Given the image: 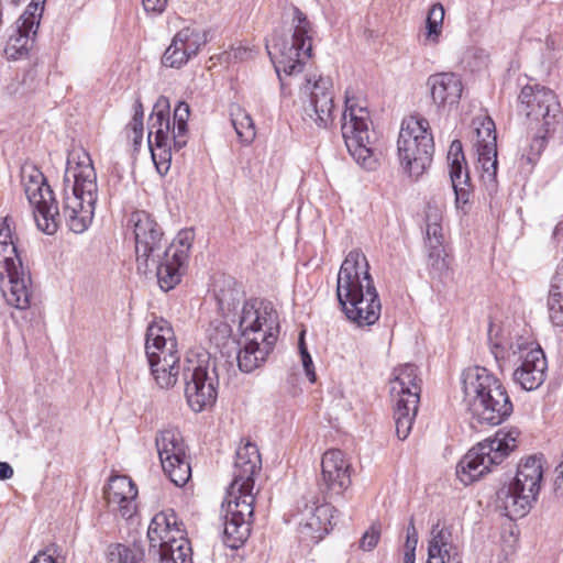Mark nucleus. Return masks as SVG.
<instances>
[{
    "label": "nucleus",
    "instance_id": "obj_18",
    "mask_svg": "<svg viewBox=\"0 0 563 563\" xmlns=\"http://www.w3.org/2000/svg\"><path fill=\"white\" fill-rule=\"evenodd\" d=\"M194 238L192 230H183L170 244L167 243L165 261L158 265V285L162 290L168 291L180 283Z\"/></svg>",
    "mask_w": 563,
    "mask_h": 563
},
{
    "label": "nucleus",
    "instance_id": "obj_33",
    "mask_svg": "<svg viewBox=\"0 0 563 563\" xmlns=\"http://www.w3.org/2000/svg\"><path fill=\"white\" fill-rule=\"evenodd\" d=\"M230 117L239 141L243 145L251 144L256 136V131L250 113L239 104H233L230 108Z\"/></svg>",
    "mask_w": 563,
    "mask_h": 563
},
{
    "label": "nucleus",
    "instance_id": "obj_19",
    "mask_svg": "<svg viewBox=\"0 0 563 563\" xmlns=\"http://www.w3.org/2000/svg\"><path fill=\"white\" fill-rule=\"evenodd\" d=\"M519 111L531 121V123H543L552 126L560 111V103L554 92L545 87L525 86L518 97Z\"/></svg>",
    "mask_w": 563,
    "mask_h": 563
},
{
    "label": "nucleus",
    "instance_id": "obj_27",
    "mask_svg": "<svg viewBox=\"0 0 563 563\" xmlns=\"http://www.w3.org/2000/svg\"><path fill=\"white\" fill-rule=\"evenodd\" d=\"M183 523L177 521L174 510H164L157 512L151 520L147 529V538L150 542V552L172 543V539L185 536L181 528Z\"/></svg>",
    "mask_w": 563,
    "mask_h": 563
},
{
    "label": "nucleus",
    "instance_id": "obj_32",
    "mask_svg": "<svg viewBox=\"0 0 563 563\" xmlns=\"http://www.w3.org/2000/svg\"><path fill=\"white\" fill-rule=\"evenodd\" d=\"M158 555L159 563H191V547L189 540L183 536L172 539V543L153 552Z\"/></svg>",
    "mask_w": 563,
    "mask_h": 563
},
{
    "label": "nucleus",
    "instance_id": "obj_14",
    "mask_svg": "<svg viewBox=\"0 0 563 563\" xmlns=\"http://www.w3.org/2000/svg\"><path fill=\"white\" fill-rule=\"evenodd\" d=\"M129 223L133 227L137 272L146 275L155 269L158 277V265L165 261L167 250L162 228L145 211L133 212Z\"/></svg>",
    "mask_w": 563,
    "mask_h": 563
},
{
    "label": "nucleus",
    "instance_id": "obj_25",
    "mask_svg": "<svg viewBox=\"0 0 563 563\" xmlns=\"http://www.w3.org/2000/svg\"><path fill=\"white\" fill-rule=\"evenodd\" d=\"M137 488L132 479L124 475L112 476L104 488V498L109 508L122 518L130 519L136 512Z\"/></svg>",
    "mask_w": 563,
    "mask_h": 563
},
{
    "label": "nucleus",
    "instance_id": "obj_55",
    "mask_svg": "<svg viewBox=\"0 0 563 563\" xmlns=\"http://www.w3.org/2000/svg\"><path fill=\"white\" fill-rule=\"evenodd\" d=\"M559 470H560V474L558 475V477L555 478V482H554L555 489L561 488V486L563 485V463H561L559 465V467L556 468V471H559Z\"/></svg>",
    "mask_w": 563,
    "mask_h": 563
},
{
    "label": "nucleus",
    "instance_id": "obj_10",
    "mask_svg": "<svg viewBox=\"0 0 563 563\" xmlns=\"http://www.w3.org/2000/svg\"><path fill=\"white\" fill-rule=\"evenodd\" d=\"M542 479L539 459L529 456L518 465L515 478L497 492V507L510 519L525 517L536 501Z\"/></svg>",
    "mask_w": 563,
    "mask_h": 563
},
{
    "label": "nucleus",
    "instance_id": "obj_4",
    "mask_svg": "<svg viewBox=\"0 0 563 563\" xmlns=\"http://www.w3.org/2000/svg\"><path fill=\"white\" fill-rule=\"evenodd\" d=\"M239 330L241 340L238 342V366L243 373H252L266 362L277 342V311L271 302L250 299L242 307Z\"/></svg>",
    "mask_w": 563,
    "mask_h": 563
},
{
    "label": "nucleus",
    "instance_id": "obj_31",
    "mask_svg": "<svg viewBox=\"0 0 563 563\" xmlns=\"http://www.w3.org/2000/svg\"><path fill=\"white\" fill-rule=\"evenodd\" d=\"M426 235L428 257L431 266L437 272L446 269L448 263L445 261V253L443 249L442 225H427Z\"/></svg>",
    "mask_w": 563,
    "mask_h": 563
},
{
    "label": "nucleus",
    "instance_id": "obj_12",
    "mask_svg": "<svg viewBox=\"0 0 563 563\" xmlns=\"http://www.w3.org/2000/svg\"><path fill=\"white\" fill-rule=\"evenodd\" d=\"M420 384L421 379L417 374V367L412 364L395 368L394 377L389 382V393L395 400L396 434L400 440H405L409 435L417 416L421 393Z\"/></svg>",
    "mask_w": 563,
    "mask_h": 563
},
{
    "label": "nucleus",
    "instance_id": "obj_37",
    "mask_svg": "<svg viewBox=\"0 0 563 563\" xmlns=\"http://www.w3.org/2000/svg\"><path fill=\"white\" fill-rule=\"evenodd\" d=\"M172 141L173 137L162 141L152 139L148 140V146L151 148L153 162L155 163L158 173L162 175L166 174L170 167Z\"/></svg>",
    "mask_w": 563,
    "mask_h": 563
},
{
    "label": "nucleus",
    "instance_id": "obj_23",
    "mask_svg": "<svg viewBox=\"0 0 563 563\" xmlns=\"http://www.w3.org/2000/svg\"><path fill=\"white\" fill-rule=\"evenodd\" d=\"M206 43L207 36L205 33L185 27L175 34L162 57V63L166 67L179 68L196 56Z\"/></svg>",
    "mask_w": 563,
    "mask_h": 563
},
{
    "label": "nucleus",
    "instance_id": "obj_3",
    "mask_svg": "<svg viewBox=\"0 0 563 563\" xmlns=\"http://www.w3.org/2000/svg\"><path fill=\"white\" fill-rule=\"evenodd\" d=\"M336 297L346 318L357 327L378 321L382 303L362 252L351 251L344 258L338 273Z\"/></svg>",
    "mask_w": 563,
    "mask_h": 563
},
{
    "label": "nucleus",
    "instance_id": "obj_53",
    "mask_svg": "<svg viewBox=\"0 0 563 563\" xmlns=\"http://www.w3.org/2000/svg\"><path fill=\"white\" fill-rule=\"evenodd\" d=\"M13 476V468L7 462H0V479H9Z\"/></svg>",
    "mask_w": 563,
    "mask_h": 563
},
{
    "label": "nucleus",
    "instance_id": "obj_50",
    "mask_svg": "<svg viewBox=\"0 0 563 563\" xmlns=\"http://www.w3.org/2000/svg\"><path fill=\"white\" fill-rule=\"evenodd\" d=\"M144 10L155 14L162 13L168 3V0H142Z\"/></svg>",
    "mask_w": 563,
    "mask_h": 563
},
{
    "label": "nucleus",
    "instance_id": "obj_22",
    "mask_svg": "<svg viewBox=\"0 0 563 563\" xmlns=\"http://www.w3.org/2000/svg\"><path fill=\"white\" fill-rule=\"evenodd\" d=\"M351 464L344 453L338 449H331L323 453L321 460V476L319 486L322 493L340 496L351 485Z\"/></svg>",
    "mask_w": 563,
    "mask_h": 563
},
{
    "label": "nucleus",
    "instance_id": "obj_8",
    "mask_svg": "<svg viewBox=\"0 0 563 563\" xmlns=\"http://www.w3.org/2000/svg\"><path fill=\"white\" fill-rule=\"evenodd\" d=\"M145 352L156 384L162 389L174 387L180 371V356L174 330L168 321L155 320L147 327Z\"/></svg>",
    "mask_w": 563,
    "mask_h": 563
},
{
    "label": "nucleus",
    "instance_id": "obj_43",
    "mask_svg": "<svg viewBox=\"0 0 563 563\" xmlns=\"http://www.w3.org/2000/svg\"><path fill=\"white\" fill-rule=\"evenodd\" d=\"M111 556L118 558V563H144V554L139 549H132L123 544H115L111 548Z\"/></svg>",
    "mask_w": 563,
    "mask_h": 563
},
{
    "label": "nucleus",
    "instance_id": "obj_11",
    "mask_svg": "<svg viewBox=\"0 0 563 563\" xmlns=\"http://www.w3.org/2000/svg\"><path fill=\"white\" fill-rule=\"evenodd\" d=\"M397 147L401 167L411 178L418 179L431 165L434 152L429 121L413 115L405 119Z\"/></svg>",
    "mask_w": 563,
    "mask_h": 563
},
{
    "label": "nucleus",
    "instance_id": "obj_20",
    "mask_svg": "<svg viewBox=\"0 0 563 563\" xmlns=\"http://www.w3.org/2000/svg\"><path fill=\"white\" fill-rule=\"evenodd\" d=\"M0 276H7L8 285L2 286L7 302L18 309H27L33 295L31 277L24 271L20 258L3 256L0 261Z\"/></svg>",
    "mask_w": 563,
    "mask_h": 563
},
{
    "label": "nucleus",
    "instance_id": "obj_38",
    "mask_svg": "<svg viewBox=\"0 0 563 563\" xmlns=\"http://www.w3.org/2000/svg\"><path fill=\"white\" fill-rule=\"evenodd\" d=\"M478 164L483 170L482 178L485 183H495L497 175V146L490 142L489 145L478 147Z\"/></svg>",
    "mask_w": 563,
    "mask_h": 563
},
{
    "label": "nucleus",
    "instance_id": "obj_47",
    "mask_svg": "<svg viewBox=\"0 0 563 563\" xmlns=\"http://www.w3.org/2000/svg\"><path fill=\"white\" fill-rule=\"evenodd\" d=\"M418 543V532L413 525V520L411 519L409 526L407 528V540H406V553L405 555H409L410 553L415 556L416 547Z\"/></svg>",
    "mask_w": 563,
    "mask_h": 563
},
{
    "label": "nucleus",
    "instance_id": "obj_54",
    "mask_svg": "<svg viewBox=\"0 0 563 563\" xmlns=\"http://www.w3.org/2000/svg\"><path fill=\"white\" fill-rule=\"evenodd\" d=\"M133 111H134L133 117L139 118V119H144L143 104L140 99L135 100L134 106H133Z\"/></svg>",
    "mask_w": 563,
    "mask_h": 563
},
{
    "label": "nucleus",
    "instance_id": "obj_28",
    "mask_svg": "<svg viewBox=\"0 0 563 563\" xmlns=\"http://www.w3.org/2000/svg\"><path fill=\"white\" fill-rule=\"evenodd\" d=\"M449 162V175L452 184V188L455 192V201L457 207L468 201L470 190L468 181L470 176L466 167V162L463 153L462 143L459 140H454L448 152Z\"/></svg>",
    "mask_w": 563,
    "mask_h": 563
},
{
    "label": "nucleus",
    "instance_id": "obj_51",
    "mask_svg": "<svg viewBox=\"0 0 563 563\" xmlns=\"http://www.w3.org/2000/svg\"><path fill=\"white\" fill-rule=\"evenodd\" d=\"M229 59L232 60H246L252 57V51L247 47H244L242 45H239L236 47H232L231 51L228 53Z\"/></svg>",
    "mask_w": 563,
    "mask_h": 563
},
{
    "label": "nucleus",
    "instance_id": "obj_41",
    "mask_svg": "<svg viewBox=\"0 0 563 563\" xmlns=\"http://www.w3.org/2000/svg\"><path fill=\"white\" fill-rule=\"evenodd\" d=\"M476 150L478 147H484V145H489L492 142L494 146H497V136L495 130V123L492 119L486 118L481 121L479 125L476 126Z\"/></svg>",
    "mask_w": 563,
    "mask_h": 563
},
{
    "label": "nucleus",
    "instance_id": "obj_9",
    "mask_svg": "<svg viewBox=\"0 0 563 563\" xmlns=\"http://www.w3.org/2000/svg\"><path fill=\"white\" fill-rule=\"evenodd\" d=\"M520 431L517 428L500 429L494 438L477 443L463 456L456 467L460 481L468 485L500 464L517 448Z\"/></svg>",
    "mask_w": 563,
    "mask_h": 563
},
{
    "label": "nucleus",
    "instance_id": "obj_16",
    "mask_svg": "<svg viewBox=\"0 0 563 563\" xmlns=\"http://www.w3.org/2000/svg\"><path fill=\"white\" fill-rule=\"evenodd\" d=\"M329 77L310 75L299 88L303 100L305 117L318 128H327L333 122L334 92Z\"/></svg>",
    "mask_w": 563,
    "mask_h": 563
},
{
    "label": "nucleus",
    "instance_id": "obj_44",
    "mask_svg": "<svg viewBox=\"0 0 563 563\" xmlns=\"http://www.w3.org/2000/svg\"><path fill=\"white\" fill-rule=\"evenodd\" d=\"M1 252L9 253L8 256H12L13 258H20L16 253V246L12 240L8 217L0 221V253Z\"/></svg>",
    "mask_w": 563,
    "mask_h": 563
},
{
    "label": "nucleus",
    "instance_id": "obj_35",
    "mask_svg": "<svg viewBox=\"0 0 563 563\" xmlns=\"http://www.w3.org/2000/svg\"><path fill=\"white\" fill-rule=\"evenodd\" d=\"M190 115L189 104L179 101L174 110V125H173V144L176 151L181 150L187 144V121Z\"/></svg>",
    "mask_w": 563,
    "mask_h": 563
},
{
    "label": "nucleus",
    "instance_id": "obj_6",
    "mask_svg": "<svg viewBox=\"0 0 563 563\" xmlns=\"http://www.w3.org/2000/svg\"><path fill=\"white\" fill-rule=\"evenodd\" d=\"M489 329V346L497 363L509 361L520 363L514 372V379L526 390L537 389L545 379L548 368L542 349L530 336L515 333L508 341L494 340Z\"/></svg>",
    "mask_w": 563,
    "mask_h": 563
},
{
    "label": "nucleus",
    "instance_id": "obj_45",
    "mask_svg": "<svg viewBox=\"0 0 563 563\" xmlns=\"http://www.w3.org/2000/svg\"><path fill=\"white\" fill-rule=\"evenodd\" d=\"M66 555L63 550L56 545L51 544L44 551L38 552L30 563H65Z\"/></svg>",
    "mask_w": 563,
    "mask_h": 563
},
{
    "label": "nucleus",
    "instance_id": "obj_40",
    "mask_svg": "<svg viewBox=\"0 0 563 563\" xmlns=\"http://www.w3.org/2000/svg\"><path fill=\"white\" fill-rule=\"evenodd\" d=\"M541 126L537 130L532 142L530 144V152L527 154H522L521 161H525L527 164H534L537 158L543 152L547 144V135L551 129V126H545L543 123H540Z\"/></svg>",
    "mask_w": 563,
    "mask_h": 563
},
{
    "label": "nucleus",
    "instance_id": "obj_1",
    "mask_svg": "<svg viewBox=\"0 0 563 563\" xmlns=\"http://www.w3.org/2000/svg\"><path fill=\"white\" fill-rule=\"evenodd\" d=\"M22 183L27 200L34 208V220L38 230L52 235L57 232L62 219L75 233H82L88 229L98 198L97 175L88 156L86 161L76 164L67 161L63 212L59 211L54 192L38 168L24 167Z\"/></svg>",
    "mask_w": 563,
    "mask_h": 563
},
{
    "label": "nucleus",
    "instance_id": "obj_29",
    "mask_svg": "<svg viewBox=\"0 0 563 563\" xmlns=\"http://www.w3.org/2000/svg\"><path fill=\"white\" fill-rule=\"evenodd\" d=\"M432 539L428 547V563H462L457 545L451 540V532L445 529H432Z\"/></svg>",
    "mask_w": 563,
    "mask_h": 563
},
{
    "label": "nucleus",
    "instance_id": "obj_21",
    "mask_svg": "<svg viewBox=\"0 0 563 563\" xmlns=\"http://www.w3.org/2000/svg\"><path fill=\"white\" fill-rule=\"evenodd\" d=\"M40 2L41 0H33L15 22V29L10 34L4 48L8 58H21L32 48L43 11Z\"/></svg>",
    "mask_w": 563,
    "mask_h": 563
},
{
    "label": "nucleus",
    "instance_id": "obj_7",
    "mask_svg": "<svg viewBox=\"0 0 563 563\" xmlns=\"http://www.w3.org/2000/svg\"><path fill=\"white\" fill-rule=\"evenodd\" d=\"M313 30L306 14L294 8L292 34L290 37L276 36L268 49L275 71L280 80L282 90L285 84L282 74L294 76L303 70V66L312 56Z\"/></svg>",
    "mask_w": 563,
    "mask_h": 563
},
{
    "label": "nucleus",
    "instance_id": "obj_24",
    "mask_svg": "<svg viewBox=\"0 0 563 563\" xmlns=\"http://www.w3.org/2000/svg\"><path fill=\"white\" fill-rule=\"evenodd\" d=\"M427 86L439 112H450L461 100L463 84L459 75L439 73L429 76Z\"/></svg>",
    "mask_w": 563,
    "mask_h": 563
},
{
    "label": "nucleus",
    "instance_id": "obj_15",
    "mask_svg": "<svg viewBox=\"0 0 563 563\" xmlns=\"http://www.w3.org/2000/svg\"><path fill=\"white\" fill-rule=\"evenodd\" d=\"M181 368L185 396L189 407L195 412H200L212 406L218 395V378L214 369L210 374L207 362L199 357H187Z\"/></svg>",
    "mask_w": 563,
    "mask_h": 563
},
{
    "label": "nucleus",
    "instance_id": "obj_17",
    "mask_svg": "<svg viewBox=\"0 0 563 563\" xmlns=\"http://www.w3.org/2000/svg\"><path fill=\"white\" fill-rule=\"evenodd\" d=\"M164 473L176 486H184L191 476L180 432L175 428L161 430L155 439Z\"/></svg>",
    "mask_w": 563,
    "mask_h": 563
},
{
    "label": "nucleus",
    "instance_id": "obj_48",
    "mask_svg": "<svg viewBox=\"0 0 563 563\" xmlns=\"http://www.w3.org/2000/svg\"><path fill=\"white\" fill-rule=\"evenodd\" d=\"M442 210L432 203H428L426 209V227L427 225H441Z\"/></svg>",
    "mask_w": 563,
    "mask_h": 563
},
{
    "label": "nucleus",
    "instance_id": "obj_36",
    "mask_svg": "<svg viewBox=\"0 0 563 563\" xmlns=\"http://www.w3.org/2000/svg\"><path fill=\"white\" fill-rule=\"evenodd\" d=\"M444 8L441 3H434L426 19L424 44H435L442 33Z\"/></svg>",
    "mask_w": 563,
    "mask_h": 563
},
{
    "label": "nucleus",
    "instance_id": "obj_56",
    "mask_svg": "<svg viewBox=\"0 0 563 563\" xmlns=\"http://www.w3.org/2000/svg\"><path fill=\"white\" fill-rule=\"evenodd\" d=\"M404 562L405 563H415V556L411 553L409 555H405Z\"/></svg>",
    "mask_w": 563,
    "mask_h": 563
},
{
    "label": "nucleus",
    "instance_id": "obj_5",
    "mask_svg": "<svg viewBox=\"0 0 563 563\" xmlns=\"http://www.w3.org/2000/svg\"><path fill=\"white\" fill-rule=\"evenodd\" d=\"M464 400L478 423L497 426L514 410L503 383L485 367L474 366L462 374Z\"/></svg>",
    "mask_w": 563,
    "mask_h": 563
},
{
    "label": "nucleus",
    "instance_id": "obj_46",
    "mask_svg": "<svg viewBox=\"0 0 563 563\" xmlns=\"http://www.w3.org/2000/svg\"><path fill=\"white\" fill-rule=\"evenodd\" d=\"M380 525L373 523L368 530L364 532L360 540V548L364 551H372L378 543L380 538Z\"/></svg>",
    "mask_w": 563,
    "mask_h": 563
},
{
    "label": "nucleus",
    "instance_id": "obj_26",
    "mask_svg": "<svg viewBox=\"0 0 563 563\" xmlns=\"http://www.w3.org/2000/svg\"><path fill=\"white\" fill-rule=\"evenodd\" d=\"M301 515L299 532L312 542H319L332 528L333 507L328 503L307 504Z\"/></svg>",
    "mask_w": 563,
    "mask_h": 563
},
{
    "label": "nucleus",
    "instance_id": "obj_52",
    "mask_svg": "<svg viewBox=\"0 0 563 563\" xmlns=\"http://www.w3.org/2000/svg\"><path fill=\"white\" fill-rule=\"evenodd\" d=\"M128 129H130L134 134V136H133L134 144L141 143L142 137H143V130H144L143 119L133 117L131 122L128 124Z\"/></svg>",
    "mask_w": 563,
    "mask_h": 563
},
{
    "label": "nucleus",
    "instance_id": "obj_13",
    "mask_svg": "<svg viewBox=\"0 0 563 563\" xmlns=\"http://www.w3.org/2000/svg\"><path fill=\"white\" fill-rule=\"evenodd\" d=\"M372 121L366 107L358 104L354 98H345L342 114V136L353 158L366 169H374L377 157L371 147Z\"/></svg>",
    "mask_w": 563,
    "mask_h": 563
},
{
    "label": "nucleus",
    "instance_id": "obj_42",
    "mask_svg": "<svg viewBox=\"0 0 563 563\" xmlns=\"http://www.w3.org/2000/svg\"><path fill=\"white\" fill-rule=\"evenodd\" d=\"M218 303L223 312L235 310L243 301V291L239 288L221 289L217 295Z\"/></svg>",
    "mask_w": 563,
    "mask_h": 563
},
{
    "label": "nucleus",
    "instance_id": "obj_2",
    "mask_svg": "<svg viewBox=\"0 0 563 563\" xmlns=\"http://www.w3.org/2000/svg\"><path fill=\"white\" fill-rule=\"evenodd\" d=\"M262 459L256 444L246 442L239 446L233 466V479L224 510L223 542L239 549L249 538L254 512V475L261 470Z\"/></svg>",
    "mask_w": 563,
    "mask_h": 563
},
{
    "label": "nucleus",
    "instance_id": "obj_34",
    "mask_svg": "<svg viewBox=\"0 0 563 563\" xmlns=\"http://www.w3.org/2000/svg\"><path fill=\"white\" fill-rule=\"evenodd\" d=\"M210 343L220 351L223 355L236 350L238 343L232 338V329L229 323L217 320L211 322L208 330Z\"/></svg>",
    "mask_w": 563,
    "mask_h": 563
},
{
    "label": "nucleus",
    "instance_id": "obj_39",
    "mask_svg": "<svg viewBox=\"0 0 563 563\" xmlns=\"http://www.w3.org/2000/svg\"><path fill=\"white\" fill-rule=\"evenodd\" d=\"M548 307L551 322L563 327V289H558L554 280L549 292Z\"/></svg>",
    "mask_w": 563,
    "mask_h": 563
},
{
    "label": "nucleus",
    "instance_id": "obj_30",
    "mask_svg": "<svg viewBox=\"0 0 563 563\" xmlns=\"http://www.w3.org/2000/svg\"><path fill=\"white\" fill-rule=\"evenodd\" d=\"M169 103L164 97H161L154 106L148 122V140L170 139Z\"/></svg>",
    "mask_w": 563,
    "mask_h": 563
},
{
    "label": "nucleus",
    "instance_id": "obj_49",
    "mask_svg": "<svg viewBox=\"0 0 563 563\" xmlns=\"http://www.w3.org/2000/svg\"><path fill=\"white\" fill-rule=\"evenodd\" d=\"M300 353H301V360H302V365H303L306 375L309 378V380L311 383H313V382H316V373H314V369H313L312 358L309 355V353H308L306 347L301 346L300 347Z\"/></svg>",
    "mask_w": 563,
    "mask_h": 563
}]
</instances>
